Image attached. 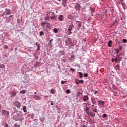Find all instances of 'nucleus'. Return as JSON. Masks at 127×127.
<instances>
[{"instance_id": "obj_21", "label": "nucleus", "mask_w": 127, "mask_h": 127, "mask_svg": "<svg viewBox=\"0 0 127 127\" xmlns=\"http://www.w3.org/2000/svg\"><path fill=\"white\" fill-rule=\"evenodd\" d=\"M34 97H36L37 99H36V100H38L39 101H40V100H41V97H40L39 96L35 95Z\"/></svg>"}, {"instance_id": "obj_5", "label": "nucleus", "mask_w": 127, "mask_h": 127, "mask_svg": "<svg viewBox=\"0 0 127 127\" xmlns=\"http://www.w3.org/2000/svg\"><path fill=\"white\" fill-rule=\"evenodd\" d=\"M82 100L83 102H88V100H89V96H88V95H84L82 97Z\"/></svg>"}, {"instance_id": "obj_44", "label": "nucleus", "mask_w": 127, "mask_h": 127, "mask_svg": "<svg viewBox=\"0 0 127 127\" xmlns=\"http://www.w3.org/2000/svg\"><path fill=\"white\" fill-rule=\"evenodd\" d=\"M53 41V39H52L50 41V44H51V42Z\"/></svg>"}, {"instance_id": "obj_1", "label": "nucleus", "mask_w": 127, "mask_h": 127, "mask_svg": "<svg viewBox=\"0 0 127 127\" xmlns=\"http://www.w3.org/2000/svg\"><path fill=\"white\" fill-rule=\"evenodd\" d=\"M41 26L43 28H45L46 29H47L48 28H50L51 24L50 23L45 21L44 22H42Z\"/></svg>"}, {"instance_id": "obj_20", "label": "nucleus", "mask_w": 127, "mask_h": 127, "mask_svg": "<svg viewBox=\"0 0 127 127\" xmlns=\"http://www.w3.org/2000/svg\"><path fill=\"white\" fill-rule=\"evenodd\" d=\"M56 92V91L55 90H54V89H51V94H55V92Z\"/></svg>"}, {"instance_id": "obj_17", "label": "nucleus", "mask_w": 127, "mask_h": 127, "mask_svg": "<svg viewBox=\"0 0 127 127\" xmlns=\"http://www.w3.org/2000/svg\"><path fill=\"white\" fill-rule=\"evenodd\" d=\"M75 83L76 84V85H79L80 84V80L79 79H75Z\"/></svg>"}, {"instance_id": "obj_8", "label": "nucleus", "mask_w": 127, "mask_h": 127, "mask_svg": "<svg viewBox=\"0 0 127 127\" xmlns=\"http://www.w3.org/2000/svg\"><path fill=\"white\" fill-rule=\"evenodd\" d=\"M14 120H19L20 119V115L19 114H16L13 116Z\"/></svg>"}, {"instance_id": "obj_40", "label": "nucleus", "mask_w": 127, "mask_h": 127, "mask_svg": "<svg viewBox=\"0 0 127 127\" xmlns=\"http://www.w3.org/2000/svg\"><path fill=\"white\" fill-rule=\"evenodd\" d=\"M50 13H51V12L48 11V12H47V14H46V15H48V14H50Z\"/></svg>"}, {"instance_id": "obj_47", "label": "nucleus", "mask_w": 127, "mask_h": 127, "mask_svg": "<svg viewBox=\"0 0 127 127\" xmlns=\"http://www.w3.org/2000/svg\"><path fill=\"white\" fill-rule=\"evenodd\" d=\"M51 106H53V105H54V104H53V103H51Z\"/></svg>"}, {"instance_id": "obj_9", "label": "nucleus", "mask_w": 127, "mask_h": 127, "mask_svg": "<svg viewBox=\"0 0 127 127\" xmlns=\"http://www.w3.org/2000/svg\"><path fill=\"white\" fill-rule=\"evenodd\" d=\"M52 15H53V16H51L50 18H51V19H54V20H57V16L56 15H55L54 14V12H52Z\"/></svg>"}, {"instance_id": "obj_7", "label": "nucleus", "mask_w": 127, "mask_h": 127, "mask_svg": "<svg viewBox=\"0 0 127 127\" xmlns=\"http://www.w3.org/2000/svg\"><path fill=\"white\" fill-rule=\"evenodd\" d=\"M74 27H75V26H74L73 23H70L68 29L69 31L72 30V29H73V28H74Z\"/></svg>"}, {"instance_id": "obj_34", "label": "nucleus", "mask_w": 127, "mask_h": 127, "mask_svg": "<svg viewBox=\"0 0 127 127\" xmlns=\"http://www.w3.org/2000/svg\"><path fill=\"white\" fill-rule=\"evenodd\" d=\"M67 81H61V84H62V85H64V83H66Z\"/></svg>"}, {"instance_id": "obj_53", "label": "nucleus", "mask_w": 127, "mask_h": 127, "mask_svg": "<svg viewBox=\"0 0 127 127\" xmlns=\"http://www.w3.org/2000/svg\"><path fill=\"white\" fill-rule=\"evenodd\" d=\"M58 1H61V0H57Z\"/></svg>"}, {"instance_id": "obj_27", "label": "nucleus", "mask_w": 127, "mask_h": 127, "mask_svg": "<svg viewBox=\"0 0 127 127\" xmlns=\"http://www.w3.org/2000/svg\"><path fill=\"white\" fill-rule=\"evenodd\" d=\"M123 43H127V39H124L123 40Z\"/></svg>"}, {"instance_id": "obj_10", "label": "nucleus", "mask_w": 127, "mask_h": 127, "mask_svg": "<svg viewBox=\"0 0 127 127\" xmlns=\"http://www.w3.org/2000/svg\"><path fill=\"white\" fill-rule=\"evenodd\" d=\"M6 14L5 15H9V14H11V12H10V10L7 8L5 9Z\"/></svg>"}, {"instance_id": "obj_43", "label": "nucleus", "mask_w": 127, "mask_h": 127, "mask_svg": "<svg viewBox=\"0 0 127 127\" xmlns=\"http://www.w3.org/2000/svg\"><path fill=\"white\" fill-rule=\"evenodd\" d=\"M120 52V50H116V53H119Z\"/></svg>"}, {"instance_id": "obj_23", "label": "nucleus", "mask_w": 127, "mask_h": 127, "mask_svg": "<svg viewBox=\"0 0 127 127\" xmlns=\"http://www.w3.org/2000/svg\"><path fill=\"white\" fill-rule=\"evenodd\" d=\"M23 110L24 113H26V112H27V110H26V106H23Z\"/></svg>"}, {"instance_id": "obj_29", "label": "nucleus", "mask_w": 127, "mask_h": 127, "mask_svg": "<svg viewBox=\"0 0 127 127\" xmlns=\"http://www.w3.org/2000/svg\"><path fill=\"white\" fill-rule=\"evenodd\" d=\"M92 104H96V101L95 100H93V98L91 99Z\"/></svg>"}, {"instance_id": "obj_51", "label": "nucleus", "mask_w": 127, "mask_h": 127, "mask_svg": "<svg viewBox=\"0 0 127 127\" xmlns=\"http://www.w3.org/2000/svg\"><path fill=\"white\" fill-rule=\"evenodd\" d=\"M119 49H120V50H122V47L119 48Z\"/></svg>"}, {"instance_id": "obj_12", "label": "nucleus", "mask_w": 127, "mask_h": 127, "mask_svg": "<svg viewBox=\"0 0 127 127\" xmlns=\"http://www.w3.org/2000/svg\"><path fill=\"white\" fill-rule=\"evenodd\" d=\"M62 4L63 5H64V7L67 5V0H63Z\"/></svg>"}, {"instance_id": "obj_28", "label": "nucleus", "mask_w": 127, "mask_h": 127, "mask_svg": "<svg viewBox=\"0 0 127 127\" xmlns=\"http://www.w3.org/2000/svg\"><path fill=\"white\" fill-rule=\"evenodd\" d=\"M54 32H55V33H57V32H58V30H57L56 28H54Z\"/></svg>"}, {"instance_id": "obj_25", "label": "nucleus", "mask_w": 127, "mask_h": 127, "mask_svg": "<svg viewBox=\"0 0 127 127\" xmlns=\"http://www.w3.org/2000/svg\"><path fill=\"white\" fill-rule=\"evenodd\" d=\"M42 35H44V32L40 31L39 36H42Z\"/></svg>"}, {"instance_id": "obj_30", "label": "nucleus", "mask_w": 127, "mask_h": 127, "mask_svg": "<svg viewBox=\"0 0 127 127\" xmlns=\"http://www.w3.org/2000/svg\"><path fill=\"white\" fill-rule=\"evenodd\" d=\"M20 94H25V90H22L20 92Z\"/></svg>"}, {"instance_id": "obj_45", "label": "nucleus", "mask_w": 127, "mask_h": 127, "mask_svg": "<svg viewBox=\"0 0 127 127\" xmlns=\"http://www.w3.org/2000/svg\"><path fill=\"white\" fill-rule=\"evenodd\" d=\"M115 62H118V59H116L115 60Z\"/></svg>"}, {"instance_id": "obj_48", "label": "nucleus", "mask_w": 127, "mask_h": 127, "mask_svg": "<svg viewBox=\"0 0 127 127\" xmlns=\"http://www.w3.org/2000/svg\"><path fill=\"white\" fill-rule=\"evenodd\" d=\"M44 97H45V98H48V96H45Z\"/></svg>"}, {"instance_id": "obj_13", "label": "nucleus", "mask_w": 127, "mask_h": 127, "mask_svg": "<svg viewBox=\"0 0 127 127\" xmlns=\"http://www.w3.org/2000/svg\"><path fill=\"white\" fill-rule=\"evenodd\" d=\"M35 44L37 47L36 51H38L39 50H40V45H39V44H38L37 42H36Z\"/></svg>"}, {"instance_id": "obj_58", "label": "nucleus", "mask_w": 127, "mask_h": 127, "mask_svg": "<svg viewBox=\"0 0 127 127\" xmlns=\"http://www.w3.org/2000/svg\"><path fill=\"white\" fill-rule=\"evenodd\" d=\"M76 100H77V99H78V98H76Z\"/></svg>"}, {"instance_id": "obj_56", "label": "nucleus", "mask_w": 127, "mask_h": 127, "mask_svg": "<svg viewBox=\"0 0 127 127\" xmlns=\"http://www.w3.org/2000/svg\"><path fill=\"white\" fill-rule=\"evenodd\" d=\"M51 103H53V101H51Z\"/></svg>"}, {"instance_id": "obj_39", "label": "nucleus", "mask_w": 127, "mask_h": 127, "mask_svg": "<svg viewBox=\"0 0 127 127\" xmlns=\"http://www.w3.org/2000/svg\"><path fill=\"white\" fill-rule=\"evenodd\" d=\"M4 48L5 49H7V48H8V46H7V45H5V46H4Z\"/></svg>"}, {"instance_id": "obj_26", "label": "nucleus", "mask_w": 127, "mask_h": 127, "mask_svg": "<svg viewBox=\"0 0 127 127\" xmlns=\"http://www.w3.org/2000/svg\"><path fill=\"white\" fill-rule=\"evenodd\" d=\"M78 74H79L80 78H82L83 77V73L81 72H79Z\"/></svg>"}, {"instance_id": "obj_57", "label": "nucleus", "mask_w": 127, "mask_h": 127, "mask_svg": "<svg viewBox=\"0 0 127 127\" xmlns=\"http://www.w3.org/2000/svg\"><path fill=\"white\" fill-rule=\"evenodd\" d=\"M96 99L98 100V98H96Z\"/></svg>"}, {"instance_id": "obj_38", "label": "nucleus", "mask_w": 127, "mask_h": 127, "mask_svg": "<svg viewBox=\"0 0 127 127\" xmlns=\"http://www.w3.org/2000/svg\"><path fill=\"white\" fill-rule=\"evenodd\" d=\"M84 77H88V73H84Z\"/></svg>"}, {"instance_id": "obj_4", "label": "nucleus", "mask_w": 127, "mask_h": 127, "mask_svg": "<svg viewBox=\"0 0 127 127\" xmlns=\"http://www.w3.org/2000/svg\"><path fill=\"white\" fill-rule=\"evenodd\" d=\"M2 115L3 116H8L9 115V112L4 110H2Z\"/></svg>"}, {"instance_id": "obj_31", "label": "nucleus", "mask_w": 127, "mask_h": 127, "mask_svg": "<svg viewBox=\"0 0 127 127\" xmlns=\"http://www.w3.org/2000/svg\"><path fill=\"white\" fill-rule=\"evenodd\" d=\"M79 83H80L81 84H83V83H84V80L81 79V80H79Z\"/></svg>"}, {"instance_id": "obj_41", "label": "nucleus", "mask_w": 127, "mask_h": 127, "mask_svg": "<svg viewBox=\"0 0 127 127\" xmlns=\"http://www.w3.org/2000/svg\"><path fill=\"white\" fill-rule=\"evenodd\" d=\"M3 67H4V66L3 65H0V68H3Z\"/></svg>"}, {"instance_id": "obj_2", "label": "nucleus", "mask_w": 127, "mask_h": 127, "mask_svg": "<svg viewBox=\"0 0 127 127\" xmlns=\"http://www.w3.org/2000/svg\"><path fill=\"white\" fill-rule=\"evenodd\" d=\"M13 105L14 107L17 108V109H20V107H21V104H20V102L15 101L13 102Z\"/></svg>"}, {"instance_id": "obj_19", "label": "nucleus", "mask_w": 127, "mask_h": 127, "mask_svg": "<svg viewBox=\"0 0 127 127\" xmlns=\"http://www.w3.org/2000/svg\"><path fill=\"white\" fill-rule=\"evenodd\" d=\"M75 7H76L77 9H80V4H77L75 5Z\"/></svg>"}, {"instance_id": "obj_54", "label": "nucleus", "mask_w": 127, "mask_h": 127, "mask_svg": "<svg viewBox=\"0 0 127 127\" xmlns=\"http://www.w3.org/2000/svg\"><path fill=\"white\" fill-rule=\"evenodd\" d=\"M65 31H67V28H65Z\"/></svg>"}, {"instance_id": "obj_46", "label": "nucleus", "mask_w": 127, "mask_h": 127, "mask_svg": "<svg viewBox=\"0 0 127 127\" xmlns=\"http://www.w3.org/2000/svg\"><path fill=\"white\" fill-rule=\"evenodd\" d=\"M83 41H84V42H86V39H84Z\"/></svg>"}, {"instance_id": "obj_49", "label": "nucleus", "mask_w": 127, "mask_h": 127, "mask_svg": "<svg viewBox=\"0 0 127 127\" xmlns=\"http://www.w3.org/2000/svg\"><path fill=\"white\" fill-rule=\"evenodd\" d=\"M34 94H35V95H36V94H37V92H34Z\"/></svg>"}, {"instance_id": "obj_22", "label": "nucleus", "mask_w": 127, "mask_h": 127, "mask_svg": "<svg viewBox=\"0 0 127 127\" xmlns=\"http://www.w3.org/2000/svg\"><path fill=\"white\" fill-rule=\"evenodd\" d=\"M108 46L109 47H111V46H112V41L110 40L109 41Z\"/></svg>"}, {"instance_id": "obj_11", "label": "nucleus", "mask_w": 127, "mask_h": 127, "mask_svg": "<svg viewBox=\"0 0 127 127\" xmlns=\"http://www.w3.org/2000/svg\"><path fill=\"white\" fill-rule=\"evenodd\" d=\"M58 19L60 21H63V20H64V18L62 15H60L58 17Z\"/></svg>"}, {"instance_id": "obj_33", "label": "nucleus", "mask_w": 127, "mask_h": 127, "mask_svg": "<svg viewBox=\"0 0 127 127\" xmlns=\"http://www.w3.org/2000/svg\"><path fill=\"white\" fill-rule=\"evenodd\" d=\"M102 117L103 118H107L108 116L107 115V114H103Z\"/></svg>"}, {"instance_id": "obj_3", "label": "nucleus", "mask_w": 127, "mask_h": 127, "mask_svg": "<svg viewBox=\"0 0 127 127\" xmlns=\"http://www.w3.org/2000/svg\"><path fill=\"white\" fill-rule=\"evenodd\" d=\"M98 103L99 106H100V107H101V108H103V107L105 106V102L103 100H98Z\"/></svg>"}, {"instance_id": "obj_50", "label": "nucleus", "mask_w": 127, "mask_h": 127, "mask_svg": "<svg viewBox=\"0 0 127 127\" xmlns=\"http://www.w3.org/2000/svg\"><path fill=\"white\" fill-rule=\"evenodd\" d=\"M114 60H114V59H113L112 60V62H113Z\"/></svg>"}, {"instance_id": "obj_6", "label": "nucleus", "mask_w": 127, "mask_h": 127, "mask_svg": "<svg viewBox=\"0 0 127 127\" xmlns=\"http://www.w3.org/2000/svg\"><path fill=\"white\" fill-rule=\"evenodd\" d=\"M87 116H91L92 118H95V114L92 111H90L87 113Z\"/></svg>"}, {"instance_id": "obj_24", "label": "nucleus", "mask_w": 127, "mask_h": 127, "mask_svg": "<svg viewBox=\"0 0 127 127\" xmlns=\"http://www.w3.org/2000/svg\"><path fill=\"white\" fill-rule=\"evenodd\" d=\"M76 95L78 96V97H81V96H82V93H81V92H77L76 93Z\"/></svg>"}, {"instance_id": "obj_35", "label": "nucleus", "mask_w": 127, "mask_h": 127, "mask_svg": "<svg viewBox=\"0 0 127 127\" xmlns=\"http://www.w3.org/2000/svg\"><path fill=\"white\" fill-rule=\"evenodd\" d=\"M45 20H48V21H49V17H48L47 16L45 17Z\"/></svg>"}, {"instance_id": "obj_32", "label": "nucleus", "mask_w": 127, "mask_h": 127, "mask_svg": "<svg viewBox=\"0 0 127 127\" xmlns=\"http://www.w3.org/2000/svg\"><path fill=\"white\" fill-rule=\"evenodd\" d=\"M70 70L72 71V72H75V71H76V69L74 68H70Z\"/></svg>"}, {"instance_id": "obj_14", "label": "nucleus", "mask_w": 127, "mask_h": 127, "mask_svg": "<svg viewBox=\"0 0 127 127\" xmlns=\"http://www.w3.org/2000/svg\"><path fill=\"white\" fill-rule=\"evenodd\" d=\"M16 96V92H12L10 93V97L11 98H13V97H15Z\"/></svg>"}, {"instance_id": "obj_55", "label": "nucleus", "mask_w": 127, "mask_h": 127, "mask_svg": "<svg viewBox=\"0 0 127 127\" xmlns=\"http://www.w3.org/2000/svg\"><path fill=\"white\" fill-rule=\"evenodd\" d=\"M12 16V15H10V17H11Z\"/></svg>"}, {"instance_id": "obj_37", "label": "nucleus", "mask_w": 127, "mask_h": 127, "mask_svg": "<svg viewBox=\"0 0 127 127\" xmlns=\"http://www.w3.org/2000/svg\"><path fill=\"white\" fill-rule=\"evenodd\" d=\"M66 92L67 94H70V90L67 89Z\"/></svg>"}, {"instance_id": "obj_52", "label": "nucleus", "mask_w": 127, "mask_h": 127, "mask_svg": "<svg viewBox=\"0 0 127 127\" xmlns=\"http://www.w3.org/2000/svg\"><path fill=\"white\" fill-rule=\"evenodd\" d=\"M91 107H95V105H92L91 106Z\"/></svg>"}, {"instance_id": "obj_16", "label": "nucleus", "mask_w": 127, "mask_h": 127, "mask_svg": "<svg viewBox=\"0 0 127 127\" xmlns=\"http://www.w3.org/2000/svg\"><path fill=\"white\" fill-rule=\"evenodd\" d=\"M67 35H70V34H72L73 32H72V30H69V29L67 30Z\"/></svg>"}, {"instance_id": "obj_42", "label": "nucleus", "mask_w": 127, "mask_h": 127, "mask_svg": "<svg viewBox=\"0 0 127 127\" xmlns=\"http://www.w3.org/2000/svg\"><path fill=\"white\" fill-rule=\"evenodd\" d=\"M98 93V91L95 90L94 92V95H96V94H97Z\"/></svg>"}, {"instance_id": "obj_15", "label": "nucleus", "mask_w": 127, "mask_h": 127, "mask_svg": "<svg viewBox=\"0 0 127 127\" xmlns=\"http://www.w3.org/2000/svg\"><path fill=\"white\" fill-rule=\"evenodd\" d=\"M89 111V107H86L85 108V112H86V113L87 114L89 112H90Z\"/></svg>"}, {"instance_id": "obj_59", "label": "nucleus", "mask_w": 127, "mask_h": 127, "mask_svg": "<svg viewBox=\"0 0 127 127\" xmlns=\"http://www.w3.org/2000/svg\"><path fill=\"white\" fill-rule=\"evenodd\" d=\"M34 99H35V97H34Z\"/></svg>"}, {"instance_id": "obj_18", "label": "nucleus", "mask_w": 127, "mask_h": 127, "mask_svg": "<svg viewBox=\"0 0 127 127\" xmlns=\"http://www.w3.org/2000/svg\"><path fill=\"white\" fill-rule=\"evenodd\" d=\"M92 110L94 113H98V109L97 108H92Z\"/></svg>"}, {"instance_id": "obj_36", "label": "nucleus", "mask_w": 127, "mask_h": 127, "mask_svg": "<svg viewBox=\"0 0 127 127\" xmlns=\"http://www.w3.org/2000/svg\"><path fill=\"white\" fill-rule=\"evenodd\" d=\"M78 27H81L82 26V23H79L78 25Z\"/></svg>"}, {"instance_id": "obj_60", "label": "nucleus", "mask_w": 127, "mask_h": 127, "mask_svg": "<svg viewBox=\"0 0 127 127\" xmlns=\"http://www.w3.org/2000/svg\"><path fill=\"white\" fill-rule=\"evenodd\" d=\"M83 105H85V103H83Z\"/></svg>"}]
</instances>
